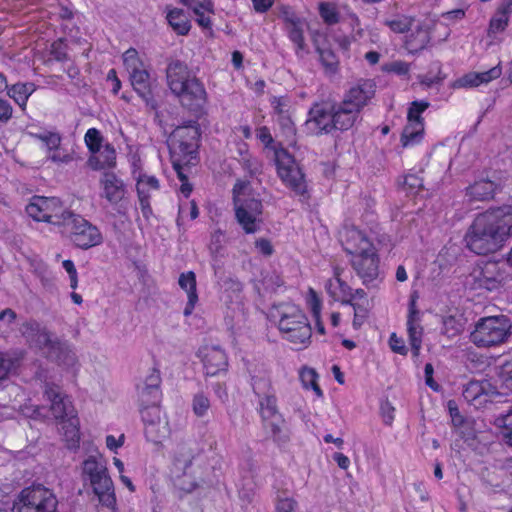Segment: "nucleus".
<instances>
[{
  "mask_svg": "<svg viewBox=\"0 0 512 512\" xmlns=\"http://www.w3.org/2000/svg\"><path fill=\"white\" fill-rule=\"evenodd\" d=\"M112 460H113L114 466L116 467V469L119 473V479L122 482V484L124 486H126L130 492H132V493L135 492V490H136L135 485L132 483L131 479L124 474L125 473V465L122 462V460L119 459L118 457H113Z\"/></svg>",
  "mask_w": 512,
  "mask_h": 512,
  "instance_id": "nucleus-52",
  "label": "nucleus"
},
{
  "mask_svg": "<svg viewBox=\"0 0 512 512\" xmlns=\"http://www.w3.org/2000/svg\"><path fill=\"white\" fill-rule=\"evenodd\" d=\"M505 442L512 446V409L495 421Z\"/></svg>",
  "mask_w": 512,
  "mask_h": 512,
  "instance_id": "nucleus-44",
  "label": "nucleus"
},
{
  "mask_svg": "<svg viewBox=\"0 0 512 512\" xmlns=\"http://www.w3.org/2000/svg\"><path fill=\"white\" fill-rule=\"evenodd\" d=\"M418 294L412 293L409 301L407 316V332L414 357H418L422 346L423 327L421 313L417 308Z\"/></svg>",
  "mask_w": 512,
  "mask_h": 512,
  "instance_id": "nucleus-20",
  "label": "nucleus"
},
{
  "mask_svg": "<svg viewBox=\"0 0 512 512\" xmlns=\"http://www.w3.org/2000/svg\"><path fill=\"white\" fill-rule=\"evenodd\" d=\"M6 89H8L9 97L24 109L28 98L35 91V85L33 83H17Z\"/></svg>",
  "mask_w": 512,
  "mask_h": 512,
  "instance_id": "nucleus-39",
  "label": "nucleus"
},
{
  "mask_svg": "<svg viewBox=\"0 0 512 512\" xmlns=\"http://www.w3.org/2000/svg\"><path fill=\"white\" fill-rule=\"evenodd\" d=\"M57 498L52 490L34 485L23 489L16 497L12 512H56Z\"/></svg>",
  "mask_w": 512,
  "mask_h": 512,
  "instance_id": "nucleus-11",
  "label": "nucleus"
},
{
  "mask_svg": "<svg viewBox=\"0 0 512 512\" xmlns=\"http://www.w3.org/2000/svg\"><path fill=\"white\" fill-rule=\"evenodd\" d=\"M402 185L408 194H417L423 183L422 179L416 174H408L404 177Z\"/></svg>",
  "mask_w": 512,
  "mask_h": 512,
  "instance_id": "nucleus-50",
  "label": "nucleus"
},
{
  "mask_svg": "<svg viewBox=\"0 0 512 512\" xmlns=\"http://www.w3.org/2000/svg\"><path fill=\"white\" fill-rule=\"evenodd\" d=\"M351 264L365 284L379 276V258L375 248L352 256Z\"/></svg>",
  "mask_w": 512,
  "mask_h": 512,
  "instance_id": "nucleus-24",
  "label": "nucleus"
},
{
  "mask_svg": "<svg viewBox=\"0 0 512 512\" xmlns=\"http://www.w3.org/2000/svg\"><path fill=\"white\" fill-rule=\"evenodd\" d=\"M166 19L171 28L178 35H186L190 31L191 23L183 10L178 8H167Z\"/></svg>",
  "mask_w": 512,
  "mask_h": 512,
  "instance_id": "nucleus-37",
  "label": "nucleus"
},
{
  "mask_svg": "<svg viewBox=\"0 0 512 512\" xmlns=\"http://www.w3.org/2000/svg\"><path fill=\"white\" fill-rule=\"evenodd\" d=\"M252 387L258 397L259 413L266 428L276 436L280 434L283 419L278 411L277 398L272 382L266 375L252 378Z\"/></svg>",
  "mask_w": 512,
  "mask_h": 512,
  "instance_id": "nucleus-10",
  "label": "nucleus"
},
{
  "mask_svg": "<svg viewBox=\"0 0 512 512\" xmlns=\"http://www.w3.org/2000/svg\"><path fill=\"white\" fill-rule=\"evenodd\" d=\"M279 16L284 20L286 27L296 25L302 21L300 17L289 6H282L280 8Z\"/></svg>",
  "mask_w": 512,
  "mask_h": 512,
  "instance_id": "nucleus-56",
  "label": "nucleus"
},
{
  "mask_svg": "<svg viewBox=\"0 0 512 512\" xmlns=\"http://www.w3.org/2000/svg\"><path fill=\"white\" fill-rule=\"evenodd\" d=\"M210 409V400L203 393H197L192 400V410L197 417H204Z\"/></svg>",
  "mask_w": 512,
  "mask_h": 512,
  "instance_id": "nucleus-48",
  "label": "nucleus"
},
{
  "mask_svg": "<svg viewBox=\"0 0 512 512\" xmlns=\"http://www.w3.org/2000/svg\"><path fill=\"white\" fill-rule=\"evenodd\" d=\"M271 321L281 337L296 349L307 348L311 343L312 328L301 307L293 303H280L270 310Z\"/></svg>",
  "mask_w": 512,
  "mask_h": 512,
  "instance_id": "nucleus-3",
  "label": "nucleus"
},
{
  "mask_svg": "<svg viewBox=\"0 0 512 512\" xmlns=\"http://www.w3.org/2000/svg\"><path fill=\"white\" fill-rule=\"evenodd\" d=\"M318 375L312 368H303L300 371V380L305 389H312L317 397L322 396V391L317 383Z\"/></svg>",
  "mask_w": 512,
  "mask_h": 512,
  "instance_id": "nucleus-42",
  "label": "nucleus"
},
{
  "mask_svg": "<svg viewBox=\"0 0 512 512\" xmlns=\"http://www.w3.org/2000/svg\"><path fill=\"white\" fill-rule=\"evenodd\" d=\"M243 289V285L241 282L235 279H227L223 284V297L230 299L231 301L235 299L239 300L240 293Z\"/></svg>",
  "mask_w": 512,
  "mask_h": 512,
  "instance_id": "nucleus-49",
  "label": "nucleus"
},
{
  "mask_svg": "<svg viewBox=\"0 0 512 512\" xmlns=\"http://www.w3.org/2000/svg\"><path fill=\"white\" fill-rule=\"evenodd\" d=\"M332 112L334 129L342 131L353 127L359 117V112H357L356 109H353L350 106H346L343 102L332 107Z\"/></svg>",
  "mask_w": 512,
  "mask_h": 512,
  "instance_id": "nucleus-33",
  "label": "nucleus"
},
{
  "mask_svg": "<svg viewBox=\"0 0 512 512\" xmlns=\"http://www.w3.org/2000/svg\"><path fill=\"white\" fill-rule=\"evenodd\" d=\"M106 447L113 453H117L118 450L125 443V435L121 434L119 437H115L114 435H107L105 438Z\"/></svg>",
  "mask_w": 512,
  "mask_h": 512,
  "instance_id": "nucleus-60",
  "label": "nucleus"
},
{
  "mask_svg": "<svg viewBox=\"0 0 512 512\" xmlns=\"http://www.w3.org/2000/svg\"><path fill=\"white\" fill-rule=\"evenodd\" d=\"M108 474V469L98 457L89 456L82 463L81 476L84 482H91Z\"/></svg>",
  "mask_w": 512,
  "mask_h": 512,
  "instance_id": "nucleus-35",
  "label": "nucleus"
},
{
  "mask_svg": "<svg viewBox=\"0 0 512 512\" xmlns=\"http://www.w3.org/2000/svg\"><path fill=\"white\" fill-rule=\"evenodd\" d=\"M297 506L295 499L290 497L281 498L276 503L275 512H294Z\"/></svg>",
  "mask_w": 512,
  "mask_h": 512,
  "instance_id": "nucleus-57",
  "label": "nucleus"
},
{
  "mask_svg": "<svg viewBox=\"0 0 512 512\" xmlns=\"http://www.w3.org/2000/svg\"><path fill=\"white\" fill-rule=\"evenodd\" d=\"M21 333L31 346L43 350V353L54 360L63 370L71 373L78 370V359L70 345L56 339L53 340L37 322L24 323Z\"/></svg>",
  "mask_w": 512,
  "mask_h": 512,
  "instance_id": "nucleus-5",
  "label": "nucleus"
},
{
  "mask_svg": "<svg viewBox=\"0 0 512 512\" xmlns=\"http://www.w3.org/2000/svg\"><path fill=\"white\" fill-rule=\"evenodd\" d=\"M85 143L90 152L96 154L101 151L103 138L96 128H90L87 130L84 136Z\"/></svg>",
  "mask_w": 512,
  "mask_h": 512,
  "instance_id": "nucleus-47",
  "label": "nucleus"
},
{
  "mask_svg": "<svg viewBox=\"0 0 512 512\" xmlns=\"http://www.w3.org/2000/svg\"><path fill=\"white\" fill-rule=\"evenodd\" d=\"M512 13V0H503L489 21L487 28V46L499 44L501 35L508 27Z\"/></svg>",
  "mask_w": 512,
  "mask_h": 512,
  "instance_id": "nucleus-21",
  "label": "nucleus"
},
{
  "mask_svg": "<svg viewBox=\"0 0 512 512\" xmlns=\"http://www.w3.org/2000/svg\"><path fill=\"white\" fill-rule=\"evenodd\" d=\"M167 81L171 91L181 103L191 109L203 107L207 94L201 82L191 76L188 67L179 62H172L167 68Z\"/></svg>",
  "mask_w": 512,
  "mask_h": 512,
  "instance_id": "nucleus-6",
  "label": "nucleus"
},
{
  "mask_svg": "<svg viewBox=\"0 0 512 512\" xmlns=\"http://www.w3.org/2000/svg\"><path fill=\"white\" fill-rule=\"evenodd\" d=\"M140 412L144 422V433L148 441L161 444L171 434L167 416L159 407L161 400L160 376L153 371L145 382L138 386Z\"/></svg>",
  "mask_w": 512,
  "mask_h": 512,
  "instance_id": "nucleus-2",
  "label": "nucleus"
},
{
  "mask_svg": "<svg viewBox=\"0 0 512 512\" xmlns=\"http://www.w3.org/2000/svg\"><path fill=\"white\" fill-rule=\"evenodd\" d=\"M275 116L290 113V103L286 97H274L271 100Z\"/></svg>",
  "mask_w": 512,
  "mask_h": 512,
  "instance_id": "nucleus-54",
  "label": "nucleus"
},
{
  "mask_svg": "<svg viewBox=\"0 0 512 512\" xmlns=\"http://www.w3.org/2000/svg\"><path fill=\"white\" fill-rule=\"evenodd\" d=\"M414 19L411 16L397 14L385 20V25L395 33H405L413 25Z\"/></svg>",
  "mask_w": 512,
  "mask_h": 512,
  "instance_id": "nucleus-41",
  "label": "nucleus"
},
{
  "mask_svg": "<svg viewBox=\"0 0 512 512\" xmlns=\"http://www.w3.org/2000/svg\"><path fill=\"white\" fill-rule=\"evenodd\" d=\"M380 412L384 424L387 426H391L395 417V408L392 406V404L389 402L382 403Z\"/></svg>",
  "mask_w": 512,
  "mask_h": 512,
  "instance_id": "nucleus-61",
  "label": "nucleus"
},
{
  "mask_svg": "<svg viewBox=\"0 0 512 512\" xmlns=\"http://www.w3.org/2000/svg\"><path fill=\"white\" fill-rule=\"evenodd\" d=\"M180 3L189 7L196 16V22L203 29H211L214 5L212 0H179Z\"/></svg>",
  "mask_w": 512,
  "mask_h": 512,
  "instance_id": "nucleus-29",
  "label": "nucleus"
},
{
  "mask_svg": "<svg viewBox=\"0 0 512 512\" xmlns=\"http://www.w3.org/2000/svg\"><path fill=\"white\" fill-rule=\"evenodd\" d=\"M93 493L103 507H113L116 498L115 487L109 473L99 479L89 482Z\"/></svg>",
  "mask_w": 512,
  "mask_h": 512,
  "instance_id": "nucleus-30",
  "label": "nucleus"
},
{
  "mask_svg": "<svg viewBox=\"0 0 512 512\" xmlns=\"http://www.w3.org/2000/svg\"><path fill=\"white\" fill-rule=\"evenodd\" d=\"M276 122L280 125L286 135L294 134V125L290 117V113L276 116Z\"/></svg>",
  "mask_w": 512,
  "mask_h": 512,
  "instance_id": "nucleus-63",
  "label": "nucleus"
},
{
  "mask_svg": "<svg viewBox=\"0 0 512 512\" xmlns=\"http://www.w3.org/2000/svg\"><path fill=\"white\" fill-rule=\"evenodd\" d=\"M374 93V84L371 81H362L348 91L342 102L360 113L362 108L372 99Z\"/></svg>",
  "mask_w": 512,
  "mask_h": 512,
  "instance_id": "nucleus-26",
  "label": "nucleus"
},
{
  "mask_svg": "<svg viewBox=\"0 0 512 512\" xmlns=\"http://www.w3.org/2000/svg\"><path fill=\"white\" fill-rule=\"evenodd\" d=\"M277 175L283 184L296 194L306 193L304 174L294 157L280 145L273 147Z\"/></svg>",
  "mask_w": 512,
  "mask_h": 512,
  "instance_id": "nucleus-13",
  "label": "nucleus"
},
{
  "mask_svg": "<svg viewBox=\"0 0 512 512\" xmlns=\"http://www.w3.org/2000/svg\"><path fill=\"white\" fill-rule=\"evenodd\" d=\"M255 248L263 256H270L274 251L271 241L265 238H258L255 241Z\"/></svg>",
  "mask_w": 512,
  "mask_h": 512,
  "instance_id": "nucleus-64",
  "label": "nucleus"
},
{
  "mask_svg": "<svg viewBox=\"0 0 512 512\" xmlns=\"http://www.w3.org/2000/svg\"><path fill=\"white\" fill-rule=\"evenodd\" d=\"M382 70L397 75H406L410 70V66L407 62L397 60L384 64Z\"/></svg>",
  "mask_w": 512,
  "mask_h": 512,
  "instance_id": "nucleus-51",
  "label": "nucleus"
},
{
  "mask_svg": "<svg viewBox=\"0 0 512 512\" xmlns=\"http://www.w3.org/2000/svg\"><path fill=\"white\" fill-rule=\"evenodd\" d=\"M64 228L69 233L71 241L81 249L86 250L103 242V236L98 227L80 215L72 213Z\"/></svg>",
  "mask_w": 512,
  "mask_h": 512,
  "instance_id": "nucleus-15",
  "label": "nucleus"
},
{
  "mask_svg": "<svg viewBox=\"0 0 512 512\" xmlns=\"http://www.w3.org/2000/svg\"><path fill=\"white\" fill-rule=\"evenodd\" d=\"M44 397L50 403L49 411L51 415L61 422L77 416L76 410L71 401L56 386H46Z\"/></svg>",
  "mask_w": 512,
  "mask_h": 512,
  "instance_id": "nucleus-23",
  "label": "nucleus"
},
{
  "mask_svg": "<svg viewBox=\"0 0 512 512\" xmlns=\"http://www.w3.org/2000/svg\"><path fill=\"white\" fill-rule=\"evenodd\" d=\"M512 236V205L490 208L478 214L465 235L469 250L479 255L498 251Z\"/></svg>",
  "mask_w": 512,
  "mask_h": 512,
  "instance_id": "nucleus-1",
  "label": "nucleus"
},
{
  "mask_svg": "<svg viewBox=\"0 0 512 512\" xmlns=\"http://www.w3.org/2000/svg\"><path fill=\"white\" fill-rule=\"evenodd\" d=\"M304 26L305 23L302 20L301 22L296 23V25L286 27L289 39L295 44L297 48L296 52L298 55H300L305 49V41L303 35Z\"/></svg>",
  "mask_w": 512,
  "mask_h": 512,
  "instance_id": "nucleus-43",
  "label": "nucleus"
},
{
  "mask_svg": "<svg viewBox=\"0 0 512 512\" xmlns=\"http://www.w3.org/2000/svg\"><path fill=\"white\" fill-rule=\"evenodd\" d=\"M61 430L63 431V437L67 447L69 449L77 448L80 440L78 417L74 416L61 422Z\"/></svg>",
  "mask_w": 512,
  "mask_h": 512,
  "instance_id": "nucleus-38",
  "label": "nucleus"
},
{
  "mask_svg": "<svg viewBox=\"0 0 512 512\" xmlns=\"http://www.w3.org/2000/svg\"><path fill=\"white\" fill-rule=\"evenodd\" d=\"M62 266H63L64 270L67 272V274L69 275L70 287L73 290H75L78 286V273H77V270H76V267H75L73 261L64 260L62 262Z\"/></svg>",
  "mask_w": 512,
  "mask_h": 512,
  "instance_id": "nucleus-58",
  "label": "nucleus"
},
{
  "mask_svg": "<svg viewBox=\"0 0 512 512\" xmlns=\"http://www.w3.org/2000/svg\"><path fill=\"white\" fill-rule=\"evenodd\" d=\"M174 467L176 470H183V475L179 476L176 480V486L186 493L193 492L198 487V482L194 476L188 473L191 467L190 454L183 455L182 459L176 458Z\"/></svg>",
  "mask_w": 512,
  "mask_h": 512,
  "instance_id": "nucleus-32",
  "label": "nucleus"
},
{
  "mask_svg": "<svg viewBox=\"0 0 512 512\" xmlns=\"http://www.w3.org/2000/svg\"><path fill=\"white\" fill-rule=\"evenodd\" d=\"M124 66L129 73L131 84L136 92L145 95L151 85L150 73L147 65L140 58L138 52L130 48L123 54Z\"/></svg>",
  "mask_w": 512,
  "mask_h": 512,
  "instance_id": "nucleus-17",
  "label": "nucleus"
},
{
  "mask_svg": "<svg viewBox=\"0 0 512 512\" xmlns=\"http://www.w3.org/2000/svg\"><path fill=\"white\" fill-rule=\"evenodd\" d=\"M204 374L206 376H220L227 372L229 362L225 350L215 344H204L197 351Z\"/></svg>",
  "mask_w": 512,
  "mask_h": 512,
  "instance_id": "nucleus-19",
  "label": "nucleus"
},
{
  "mask_svg": "<svg viewBox=\"0 0 512 512\" xmlns=\"http://www.w3.org/2000/svg\"><path fill=\"white\" fill-rule=\"evenodd\" d=\"M319 13L324 22L329 25L336 24L340 19L337 7L329 2L319 4Z\"/></svg>",
  "mask_w": 512,
  "mask_h": 512,
  "instance_id": "nucleus-46",
  "label": "nucleus"
},
{
  "mask_svg": "<svg viewBox=\"0 0 512 512\" xmlns=\"http://www.w3.org/2000/svg\"><path fill=\"white\" fill-rule=\"evenodd\" d=\"M27 214L36 221L63 226L72 215L63 202L56 197L35 196L26 207Z\"/></svg>",
  "mask_w": 512,
  "mask_h": 512,
  "instance_id": "nucleus-12",
  "label": "nucleus"
},
{
  "mask_svg": "<svg viewBox=\"0 0 512 512\" xmlns=\"http://www.w3.org/2000/svg\"><path fill=\"white\" fill-rule=\"evenodd\" d=\"M34 138L41 141L43 145L51 152L49 158L54 162H67L69 160L68 155H61L58 152V148L61 143V137L58 133L53 131H44L37 134H32Z\"/></svg>",
  "mask_w": 512,
  "mask_h": 512,
  "instance_id": "nucleus-34",
  "label": "nucleus"
},
{
  "mask_svg": "<svg viewBox=\"0 0 512 512\" xmlns=\"http://www.w3.org/2000/svg\"><path fill=\"white\" fill-rule=\"evenodd\" d=\"M340 241L351 256L374 249L370 238L355 226L345 225L339 232Z\"/></svg>",
  "mask_w": 512,
  "mask_h": 512,
  "instance_id": "nucleus-22",
  "label": "nucleus"
},
{
  "mask_svg": "<svg viewBox=\"0 0 512 512\" xmlns=\"http://www.w3.org/2000/svg\"><path fill=\"white\" fill-rule=\"evenodd\" d=\"M305 126L306 130L314 135L330 132L334 129L332 109L327 110L322 105H315L309 112Z\"/></svg>",
  "mask_w": 512,
  "mask_h": 512,
  "instance_id": "nucleus-25",
  "label": "nucleus"
},
{
  "mask_svg": "<svg viewBox=\"0 0 512 512\" xmlns=\"http://www.w3.org/2000/svg\"><path fill=\"white\" fill-rule=\"evenodd\" d=\"M389 346L391 350L400 355L407 354V348L403 339L399 338L395 333H392L389 338Z\"/></svg>",
  "mask_w": 512,
  "mask_h": 512,
  "instance_id": "nucleus-62",
  "label": "nucleus"
},
{
  "mask_svg": "<svg viewBox=\"0 0 512 512\" xmlns=\"http://www.w3.org/2000/svg\"><path fill=\"white\" fill-rule=\"evenodd\" d=\"M429 107L426 101H414L407 111V122L400 137L403 148H411L420 144L424 138L425 126L422 113Z\"/></svg>",
  "mask_w": 512,
  "mask_h": 512,
  "instance_id": "nucleus-16",
  "label": "nucleus"
},
{
  "mask_svg": "<svg viewBox=\"0 0 512 512\" xmlns=\"http://www.w3.org/2000/svg\"><path fill=\"white\" fill-rule=\"evenodd\" d=\"M132 177L136 184L142 213L148 217L151 213L150 198L160 189L159 180L137 164L133 165Z\"/></svg>",
  "mask_w": 512,
  "mask_h": 512,
  "instance_id": "nucleus-18",
  "label": "nucleus"
},
{
  "mask_svg": "<svg viewBox=\"0 0 512 512\" xmlns=\"http://www.w3.org/2000/svg\"><path fill=\"white\" fill-rule=\"evenodd\" d=\"M347 279V271L340 266H334L332 276L324 282V290L332 301L352 307V325L359 329L368 317L369 299L363 289H353Z\"/></svg>",
  "mask_w": 512,
  "mask_h": 512,
  "instance_id": "nucleus-4",
  "label": "nucleus"
},
{
  "mask_svg": "<svg viewBox=\"0 0 512 512\" xmlns=\"http://www.w3.org/2000/svg\"><path fill=\"white\" fill-rule=\"evenodd\" d=\"M100 185L101 196L112 204L120 202L125 196L126 189L123 181L113 173H105L100 180Z\"/></svg>",
  "mask_w": 512,
  "mask_h": 512,
  "instance_id": "nucleus-28",
  "label": "nucleus"
},
{
  "mask_svg": "<svg viewBox=\"0 0 512 512\" xmlns=\"http://www.w3.org/2000/svg\"><path fill=\"white\" fill-rule=\"evenodd\" d=\"M178 284L180 288L187 294L188 301L184 308V315L189 316L192 314L198 302L197 282L195 273L192 271L181 273L178 279Z\"/></svg>",
  "mask_w": 512,
  "mask_h": 512,
  "instance_id": "nucleus-31",
  "label": "nucleus"
},
{
  "mask_svg": "<svg viewBox=\"0 0 512 512\" xmlns=\"http://www.w3.org/2000/svg\"><path fill=\"white\" fill-rule=\"evenodd\" d=\"M307 303L310 308L311 314L314 318L317 332L321 335H324L325 327L323 322L321 321L322 302L320 298L317 296L316 292L312 289L309 291Z\"/></svg>",
  "mask_w": 512,
  "mask_h": 512,
  "instance_id": "nucleus-40",
  "label": "nucleus"
},
{
  "mask_svg": "<svg viewBox=\"0 0 512 512\" xmlns=\"http://www.w3.org/2000/svg\"><path fill=\"white\" fill-rule=\"evenodd\" d=\"M501 74L502 69L499 65L484 72H469L456 79L452 87L455 89L475 88L482 84H488L492 80L499 78Z\"/></svg>",
  "mask_w": 512,
  "mask_h": 512,
  "instance_id": "nucleus-27",
  "label": "nucleus"
},
{
  "mask_svg": "<svg viewBox=\"0 0 512 512\" xmlns=\"http://www.w3.org/2000/svg\"><path fill=\"white\" fill-rule=\"evenodd\" d=\"M15 368L16 363L10 356L0 354V380L6 378Z\"/></svg>",
  "mask_w": 512,
  "mask_h": 512,
  "instance_id": "nucleus-55",
  "label": "nucleus"
},
{
  "mask_svg": "<svg viewBox=\"0 0 512 512\" xmlns=\"http://www.w3.org/2000/svg\"><path fill=\"white\" fill-rule=\"evenodd\" d=\"M508 276L504 264L486 261L474 267L470 274V279L475 289L496 291L505 285Z\"/></svg>",
  "mask_w": 512,
  "mask_h": 512,
  "instance_id": "nucleus-14",
  "label": "nucleus"
},
{
  "mask_svg": "<svg viewBox=\"0 0 512 512\" xmlns=\"http://www.w3.org/2000/svg\"><path fill=\"white\" fill-rule=\"evenodd\" d=\"M511 334L512 321L508 316H484L474 323L470 341L478 348H495L505 344Z\"/></svg>",
  "mask_w": 512,
  "mask_h": 512,
  "instance_id": "nucleus-9",
  "label": "nucleus"
},
{
  "mask_svg": "<svg viewBox=\"0 0 512 512\" xmlns=\"http://www.w3.org/2000/svg\"><path fill=\"white\" fill-rule=\"evenodd\" d=\"M21 413L27 418L40 419L47 416V409L32 404H25L21 408Z\"/></svg>",
  "mask_w": 512,
  "mask_h": 512,
  "instance_id": "nucleus-53",
  "label": "nucleus"
},
{
  "mask_svg": "<svg viewBox=\"0 0 512 512\" xmlns=\"http://www.w3.org/2000/svg\"><path fill=\"white\" fill-rule=\"evenodd\" d=\"M318 51L322 64L326 68L333 70L337 65V59L335 54L328 49H319Z\"/></svg>",
  "mask_w": 512,
  "mask_h": 512,
  "instance_id": "nucleus-59",
  "label": "nucleus"
},
{
  "mask_svg": "<svg viewBox=\"0 0 512 512\" xmlns=\"http://www.w3.org/2000/svg\"><path fill=\"white\" fill-rule=\"evenodd\" d=\"M235 217L247 234L260 230L263 205L256 197L250 182L238 180L233 188Z\"/></svg>",
  "mask_w": 512,
  "mask_h": 512,
  "instance_id": "nucleus-7",
  "label": "nucleus"
},
{
  "mask_svg": "<svg viewBox=\"0 0 512 512\" xmlns=\"http://www.w3.org/2000/svg\"><path fill=\"white\" fill-rule=\"evenodd\" d=\"M200 128L198 123L178 126L168 139L171 160L177 174L182 177V168L196 159Z\"/></svg>",
  "mask_w": 512,
  "mask_h": 512,
  "instance_id": "nucleus-8",
  "label": "nucleus"
},
{
  "mask_svg": "<svg viewBox=\"0 0 512 512\" xmlns=\"http://www.w3.org/2000/svg\"><path fill=\"white\" fill-rule=\"evenodd\" d=\"M499 382L500 388L502 389L501 394H506L508 391H512V359L504 363L499 371Z\"/></svg>",
  "mask_w": 512,
  "mask_h": 512,
  "instance_id": "nucleus-45",
  "label": "nucleus"
},
{
  "mask_svg": "<svg viewBox=\"0 0 512 512\" xmlns=\"http://www.w3.org/2000/svg\"><path fill=\"white\" fill-rule=\"evenodd\" d=\"M497 185L489 179H478L471 184L466 194L474 200L484 201L493 198Z\"/></svg>",
  "mask_w": 512,
  "mask_h": 512,
  "instance_id": "nucleus-36",
  "label": "nucleus"
}]
</instances>
